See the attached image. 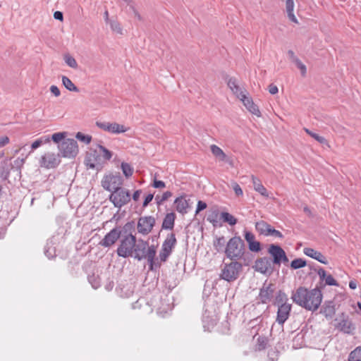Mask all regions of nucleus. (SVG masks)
Listing matches in <instances>:
<instances>
[{"mask_svg":"<svg viewBox=\"0 0 361 361\" xmlns=\"http://www.w3.org/2000/svg\"><path fill=\"white\" fill-rule=\"evenodd\" d=\"M291 299L298 305L308 311L314 312L322 303V293L318 287L308 290L300 286L296 290L293 291Z\"/></svg>","mask_w":361,"mask_h":361,"instance_id":"f257e3e1","label":"nucleus"},{"mask_svg":"<svg viewBox=\"0 0 361 361\" xmlns=\"http://www.w3.org/2000/svg\"><path fill=\"white\" fill-rule=\"evenodd\" d=\"M224 253L231 261L243 262L245 267H249L252 263L254 256L246 251L245 245L240 236L232 237L226 243Z\"/></svg>","mask_w":361,"mask_h":361,"instance_id":"f03ea898","label":"nucleus"},{"mask_svg":"<svg viewBox=\"0 0 361 361\" xmlns=\"http://www.w3.org/2000/svg\"><path fill=\"white\" fill-rule=\"evenodd\" d=\"M135 227L134 221L127 222L123 227L116 226L107 233L104 238L99 243L103 247H110L122 236L123 233H128Z\"/></svg>","mask_w":361,"mask_h":361,"instance_id":"7ed1b4c3","label":"nucleus"},{"mask_svg":"<svg viewBox=\"0 0 361 361\" xmlns=\"http://www.w3.org/2000/svg\"><path fill=\"white\" fill-rule=\"evenodd\" d=\"M135 243L136 237L132 234V231L128 233H123L122 238L116 250L117 255L123 258L133 257Z\"/></svg>","mask_w":361,"mask_h":361,"instance_id":"20e7f679","label":"nucleus"},{"mask_svg":"<svg viewBox=\"0 0 361 361\" xmlns=\"http://www.w3.org/2000/svg\"><path fill=\"white\" fill-rule=\"evenodd\" d=\"M243 262L238 261H231L230 263H226L221 269V279L228 282L235 281L243 271Z\"/></svg>","mask_w":361,"mask_h":361,"instance_id":"39448f33","label":"nucleus"},{"mask_svg":"<svg viewBox=\"0 0 361 361\" xmlns=\"http://www.w3.org/2000/svg\"><path fill=\"white\" fill-rule=\"evenodd\" d=\"M131 199L130 191L124 188H119L111 192L109 200L115 207L121 209L127 204Z\"/></svg>","mask_w":361,"mask_h":361,"instance_id":"423d86ee","label":"nucleus"},{"mask_svg":"<svg viewBox=\"0 0 361 361\" xmlns=\"http://www.w3.org/2000/svg\"><path fill=\"white\" fill-rule=\"evenodd\" d=\"M101 184L104 190L113 192L123 185V180L119 173H110L104 176Z\"/></svg>","mask_w":361,"mask_h":361,"instance_id":"0eeeda50","label":"nucleus"},{"mask_svg":"<svg viewBox=\"0 0 361 361\" xmlns=\"http://www.w3.org/2000/svg\"><path fill=\"white\" fill-rule=\"evenodd\" d=\"M84 162L88 169H96L97 171L101 170L104 165V158H102V154L97 149H90L87 152Z\"/></svg>","mask_w":361,"mask_h":361,"instance_id":"6e6552de","label":"nucleus"},{"mask_svg":"<svg viewBox=\"0 0 361 361\" xmlns=\"http://www.w3.org/2000/svg\"><path fill=\"white\" fill-rule=\"evenodd\" d=\"M59 154L66 158H74L78 153V146L77 141L73 139L63 140L59 144Z\"/></svg>","mask_w":361,"mask_h":361,"instance_id":"1a4fd4ad","label":"nucleus"},{"mask_svg":"<svg viewBox=\"0 0 361 361\" xmlns=\"http://www.w3.org/2000/svg\"><path fill=\"white\" fill-rule=\"evenodd\" d=\"M176 238L175 234L171 233L168 234L166 238L164 241L161 250L159 252V259L161 262H166L167 258L171 254L173 249L176 245Z\"/></svg>","mask_w":361,"mask_h":361,"instance_id":"9d476101","label":"nucleus"},{"mask_svg":"<svg viewBox=\"0 0 361 361\" xmlns=\"http://www.w3.org/2000/svg\"><path fill=\"white\" fill-rule=\"evenodd\" d=\"M155 223V218L152 216H145L140 217L137 224V232L143 235H148L152 232Z\"/></svg>","mask_w":361,"mask_h":361,"instance_id":"9b49d317","label":"nucleus"},{"mask_svg":"<svg viewBox=\"0 0 361 361\" xmlns=\"http://www.w3.org/2000/svg\"><path fill=\"white\" fill-rule=\"evenodd\" d=\"M273 263L269 257H264L258 258L252 268L257 272L263 274L271 275L274 271Z\"/></svg>","mask_w":361,"mask_h":361,"instance_id":"f8f14e48","label":"nucleus"},{"mask_svg":"<svg viewBox=\"0 0 361 361\" xmlns=\"http://www.w3.org/2000/svg\"><path fill=\"white\" fill-rule=\"evenodd\" d=\"M268 252L273 257V264L280 265L282 262H288L285 251L278 245L271 244L268 248Z\"/></svg>","mask_w":361,"mask_h":361,"instance_id":"ddd939ff","label":"nucleus"},{"mask_svg":"<svg viewBox=\"0 0 361 361\" xmlns=\"http://www.w3.org/2000/svg\"><path fill=\"white\" fill-rule=\"evenodd\" d=\"M61 162L60 154L52 152L44 154L40 160V165L46 169H53L59 166Z\"/></svg>","mask_w":361,"mask_h":361,"instance_id":"4468645a","label":"nucleus"},{"mask_svg":"<svg viewBox=\"0 0 361 361\" xmlns=\"http://www.w3.org/2000/svg\"><path fill=\"white\" fill-rule=\"evenodd\" d=\"M96 125L100 129L113 133V134H119L122 133H125L128 130V128L125 127L123 125L118 124L116 122L109 123V122H99L96 123Z\"/></svg>","mask_w":361,"mask_h":361,"instance_id":"2eb2a0df","label":"nucleus"},{"mask_svg":"<svg viewBox=\"0 0 361 361\" xmlns=\"http://www.w3.org/2000/svg\"><path fill=\"white\" fill-rule=\"evenodd\" d=\"M274 285L272 283L267 284L266 281L259 289L258 298L260 302L262 304H267L271 302L274 296Z\"/></svg>","mask_w":361,"mask_h":361,"instance_id":"dca6fc26","label":"nucleus"},{"mask_svg":"<svg viewBox=\"0 0 361 361\" xmlns=\"http://www.w3.org/2000/svg\"><path fill=\"white\" fill-rule=\"evenodd\" d=\"M148 242L142 239L136 240L135 248H133L134 257L138 261L147 258V255L149 252Z\"/></svg>","mask_w":361,"mask_h":361,"instance_id":"f3484780","label":"nucleus"},{"mask_svg":"<svg viewBox=\"0 0 361 361\" xmlns=\"http://www.w3.org/2000/svg\"><path fill=\"white\" fill-rule=\"evenodd\" d=\"M317 274L319 277V282L318 287L320 290L326 286H338V283L334 279L331 274H326V271L322 267L317 269Z\"/></svg>","mask_w":361,"mask_h":361,"instance_id":"a211bd4d","label":"nucleus"},{"mask_svg":"<svg viewBox=\"0 0 361 361\" xmlns=\"http://www.w3.org/2000/svg\"><path fill=\"white\" fill-rule=\"evenodd\" d=\"M291 305L289 303H283L278 306L276 315V322L280 325H283L290 316L291 311Z\"/></svg>","mask_w":361,"mask_h":361,"instance_id":"6ab92c4d","label":"nucleus"},{"mask_svg":"<svg viewBox=\"0 0 361 361\" xmlns=\"http://www.w3.org/2000/svg\"><path fill=\"white\" fill-rule=\"evenodd\" d=\"M59 245V238L57 236H52L47 240L44 247V255L49 259H53L56 256V250Z\"/></svg>","mask_w":361,"mask_h":361,"instance_id":"aec40b11","label":"nucleus"},{"mask_svg":"<svg viewBox=\"0 0 361 361\" xmlns=\"http://www.w3.org/2000/svg\"><path fill=\"white\" fill-rule=\"evenodd\" d=\"M156 253V247L154 245H151L149 247V252L146 258L148 262L149 271H157L161 267V263L159 262L158 259H155Z\"/></svg>","mask_w":361,"mask_h":361,"instance_id":"412c9836","label":"nucleus"},{"mask_svg":"<svg viewBox=\"0 0 361 361\" xmlns=\"http://www.w3.org/2000/svg\"><path fill=\"white\" fill-rule=\"evenodd\" d=\"M227 85L239 99L244 98V96L247 94L246 90L243 89L238 85V81L235 78H230L227 82Z\"/></svg>","mask_w":361,"mask_h":361,"instance_id":"4be33fe9","label":"nucleus"},{"mask_svg":"<svg viewBox=\"0 0 361 361\" xmlns=\"http://www.w3.org/2000/svg\"><path fill=\"white\" fill-rule=\"evenodd\" d=\"M303 252L307 256H308L312 259H314L324 264H328L326 257L322 252L317 251V250H314L313 248L305 247L303 250Z\"/></svg>","mask_w":361,"mask_h":361,"instance_id":"5701e85b","label":"nucleus"},{"mask_svg":"<svg viewBox=\"0 0 361 361\" xmlns=\"http://www.w3.org/2000/svg\"><path fill=\"white\" fill-rule=\"evenodd\" d=\"M240 101H242V102L243 103L244 106L246 107V109L250 112L252 113V114L257 116V117H260L261 116V112L257 106V105H256L252 98L250 97H248L246 95L244 96V98H242L240 99Z\"/></svg>","mask_w":361,"mask_h":361,"instance_id":"b1692460","label":"nucleus"},{"mask_svg":"<svg viewBox=\"0 0 361 361\" xmlns=\"http://www.w3.org/2000/svg\"><path fill=\"white\" fill-rule=\"evenodd\" d=\"M320 313L323 314L326 319H331L336 313L334 302L326 301L321 309Z\"/></svg>","mask_w":361,"mask_h":361,"instance_id":"393cba45","label":"nucleus"},{"mask_svg":"<svg viewBox=\"0 0 361 361\" xmlns=\"http://www.w3.org/2000/svg\"><path fill=\"white\" fill-rule=\"evenodd\" d=\"M336 328L345 334H351L354 329L353 323L348 318H343L336 325Z\"/></svg>","mask_w":361,"mask_h":361,"instance_id":"a878e982","label":"nucleus"},{"mask_svg":"<svg viewBox=\"0 0 361 361\" xmlns=\"http://www.w3.org/2000/svg\"><path fill=\"white\" fill-rule=\"evenodd\" d=\"M174 204L176 205V209L178 212L182 214H185L188 212L189 204L183 196L176 198L174 200Z\"/></svg>","mask_w":361,"mask_h":361,"instance_id":"bb28decb","label":"nucleus"},{"mask_svg":"<svg viewBox=\"0 0 361 361\" xmlns=\"http://www.w3.org/2000/svg\"><path fill=\"white\" fill-rule=\"evenodd\" d=\"M210 149L213 155L219 161L230 163L229 158L219 147L216 145H212Z\"/></svg>","mask_w":361,"mask_h":361,"instance_id":"cd10ccee","label":"nucleus"},{"mask_svg":"<svg viewBox=\"0 0 361 361\" xmlns=\"http://www.w3.org/2000/svg\"><path fill=\"white\" fill-rule=\"evenodd\" d=\"M176 214L173 212L167 213L163 220L161 228L172 230L174 227Z\"/></svg>","mask_w":361,"mask_h":361,"instance_id":"c85d7f7f","label":"nucleus"},{"mask_svg":"<svg viewBox=\"0 0 361 361\" xmlns=\"http://www.w3.org/2000/svg\"><path fill=\"white\" fill-rule=\"evenodd\" d=\"M252 182L253 184V188L255 191L259 192L261 195L269 197V192L265 187L262 184L259 179L256 178L254 176H252Z\"/></svg>","mask_w":361,"mask_h":361,"instance_id":"c756f323","label":"nucleus"},{"mask_svg":"<svg viewBox=\"0 0 361 361\" xmlns=\"http://www.w3.org/2000/svg\"><path fill=\"white\" fill-rule=\"evenodd\" d=\"M11 169H13L11 164L7 159L4 160L0 166V178L3 180H7Z\"/></svg>","mask_w":361,"mask_h":361,"instance_id":"7c9ffc66","label":"nucleus"},{"mask_svg":"<svg viewBox=\"0 0 361 361\" xmlns=\"http://www.w3.org/2000/svg\"><path fill=\"white\" fill-rule=\"evenodd\" d=\"M294 9V1L293 0H286V10L288 15V17L290 21L294 23L298 24V21L293 13Z\"/></svg>","mask_w":361,"mask_h":361,"instance_id":"2f4dec72","label":"nucleus"},{"mask_svg":"<svg viewBox=\"0 0 361 361\" xmlns=\"http://www.w3.org/2000/svg\"><path fill=\"white\" fill-rule=\"evenodd\" d=\"M220 217L219 211L217 207L212 208L208 213L207 220L212 223L214 226H216L218 223V219Z\"/></svg>","mask_w":361,"mask_h":361,"instance_id":"473e14b6","label":"nucleus"},{"mask_svg":"<svg viewBox=\"0 0 361 361\" xmlns=\"http://www.w3.org/2000/svg\"><path fill=\"white\" fill-rule=\"evenodd\" d=\"M271 226L264 221H260L255 224L256 230L262 235L268 236L269 230Z\"/></svg>","mask_w":361,"mask_h":361,"instance_id":"72a5a7b5","label":"nucleus"},{"mask_svg":"<svg viewBox=\"0 0 361 361\" xmlns=\"http://www.w3.org/2000/svg\"><path fill=\"white\" fill-rule=\"evenodd\" d=\"M226 239L224 236L216 237L213 242L214 249L217 252L224 251Z\"/></svg>","mask_w":361,"mask_h":361,"instance_id":"f704fd0d","label":"nucleus"},{"mask_svg":"<svg viewBox=\"0 0 361 361\" xmlns=\"http://www.w3.org/2000/svg\"><path fill=\"white\" fill-rule=\"evenodd\" d=\"M220 219H221L223 222L228 223L231 226H234L237 224V219L228 212H221L220 214Z\"/></svg>","mask_w":361,"mask_h":361,"instance_id":"c9c22d12","label":"nucleus"},{"mask_svg":"<svg viewBox=\"0 0 361 361\" xmlns=\"http://www.w3.org/2000/svg\"><path fill=\"white\" fill-rule=\"evenodd\" d=\"M304 130L320 144L323 145H326L328 147H330L329 142L325 137L320 136L319 135L315 133L312 132L308 128H304Z\"/></svg>","mask_w":361,"mask_h":361,"instance_id":"e433bc0d","label":"nucleus"},{"mask_svg":"<svg viewBox=\"0 0 361 361\" xmlns=\"http://www.w3.org/2000/svg\"><path fill=\"white\" fill-rule=\"evenodd\" d=\"M62 84L69 91L78 92L79 89L73 83V82L65 75L62 76Z\"/></svg>","mask_w":361,"mask_h":361,"instance_id":"4c0bfd02","label":"nucleus"},{"mask_svg":"<svg viewBox=\"0 0 361 361\" xmlns=\"http://www.w3.org/2000/svg\"><path fill=\"white\" fill-rule=\"evenodd\" d=\"M97 148L102 154V158H104V163L105 164L106 161L110 160L112 158L113 153L106 149L105 147L98 145Z\"/></svg>","mask_w":361,"mask_h":361,"instance_id":"58836bf2","label":"nucleus"},{"mask_svg":"<svg viewBox=\"0 0 361 361\" xmlns=\"http://www.w3.org/2000/svg\"><path fill=\"white\" fill-rule=\"evenodd\" d=\"M348 361H361V346L357 347L350 352L348 356Z\"/></svg>","mask_w":361,"mask_h":361,"instance_id":"ea45409f","label":"nucleus"},{"mask_svg":"<svg viewBox=\"0 0 361 361\" xmlns=\"http://www.w3.org/2000/svg\"><path fill=\"white\" fill-rule=\"evenodd\" d=\"M121 168L126 178H130L133 175V168L128 163L122 162Z\"/></svg>","mask_w":361,"mask_h":361,"instance_id":"a19ab883","label":"nucleus"},{"mask_svg":"<svg viewBox=\"0 0 361 361\" xmlns=\"http://www.w3.org/2000/svg\"><path fill=\"white\" fill-rule=\"evenodd\" d=\"M49 141L50 137L49 136H42L32 142L31 148L32 150H34L40 147L41 145H42L43 144L49 142Z\"/></svg>","mask_w":361,"mask_h":361,"instance_id":"79ce46f5","label":"nucleus"},{"mask_svg":"<svg viewBox=\"0 0 361 361\" xmlns=\"http://www.w3.org/2000/svg\"><path fill=\"white\" fill-rule=\"evenodd\" d=\"M111 30L117 34H123V28L118 20H112L109 23Z\"/></svg>","mask_w":361,"mask_h":361,"instance_id":"37998d69","label":"nucleus"},{"mask_svg":"<svg viewBox=\"0 0 361 361\" xmlns=\"http://www.w3.org/2000/svg\"><path fill=\"white\" fill-rule=\"evenodd\" d=\"M307 265L306 261L302 258H297L290 263V267L293 269H298L305 267Z\"/></svg>","mask_w":361,"mask_h":361,"instance_id":"c03bdc74","label":"nucleus"},{"mask_svg":"<svg viewBox=\"0 0 361 361\" xmlns=\"http://www.w3.org/2000/svg\"><path fill=\"white\" fill-rule=\"evenodd\" d=\"M76 139L79 141L84 142L85 144H90L92 141V136L90 135H85L81 132L77 133L75 135Z\"/></svg>","mask_w":361,"mask_h":361,"instance_id":"a18cd8bd","label":"nucleus"},{"mask_svg":"<svg viewBox=\"0 0 361 361\" xmlns=\"http://www.w3.org/2000/svg\"><path fill=\"white\" fill-rule=\"evenodd\" d=\"M288 298L285 293L281 290H279L276 297L275 303L278 305V306L283 303H287Z\"/></svg>","mask_w":361,"mask_h":361,"instance_id":"49530a36","label":"nucleus"},{"mask_svg":"<svg viewBox=\"0 0 361 361\" xmlns=\"http://www.w3.org/2000/svg\"><path fill=\"white\" fill-rule=\"evenodd\" d=\"M171 196L172 192L170 191H166L163 193L161 197L157 195L155 197V200L158 205H161L164 201L167 200Z\"/></svg>","mask_w":361,"mask_h":361,"instance_id":"de8ad7c7","label":"nucleus"},{"mask_svg":"<svg viewBox=\"0 0 361 361\" xmlns=\"http://www.w3.org/2000/svg\"><path fill=\"white\" fill-rule=\"evenodd\" d=\"M64 60L66 63L71 68H76L78 67V63L76 60L69 54H66L64 56Z\"/></svg>","mask_w":361,"mask_h":361,"instance_id":"09e8293b","label":"nucleus"},{"mask_svg":"<svg viewBox=\"0 0 361 361\" xmlns=\"http://www.w3.org/2000/svg\"><path fill=\"white\" fill-rule=\"evenodd\" d=\"M66 132H60V133H56L52 135L51 140L55 143H59L60 142H62L63 140H66L65 137L66 136Z\"/></svg>","mask_w":361,"mask_h":361,"instance_id":"8fccbe9b","label":"nucleus"},{"mask_svg":"<svg viewBox=\"0 0 361 361\" xmlns=\"http://www.w3.org/2000/svg\"><path fill=\"white\" fill-rule=\"evenodd\" d=\"M267 343H268V341L265 337L259 336L257 338V349L258 350H264L267 347Z\"/></svg>","mask_w":361,"mask_h":361,"instance_id":"3c124183","label":"nucleus"},{"mask_svg":"<svg viewBox=\"0 0 361 361\" xmlns=\"http://www.w3.org/2000/svg\"><path fill=\"white\" fill-rule=\"evenodd\" d=\"M88 281L94 289H97L100 286L99 279L94 274L88 276Z\"/></svg>","mask_w":361,"mask_h":361,"instance_id":"603ef678","label":"nucleus"},{"mask_svg":"<svg viewBox=\"0 0 361 361\" xmlns=\"http://www.w3.org/2000/svg\"><path fill=\"white\" fill-rule=\"evenodd\" d=\"M248 248L251 252H258L261 250V244L259 241L254 240L248 244Z\"/></svg>","mask_w":361,"mask_h":361,"instance_id":"864d4df0","label":"nucleus"},{"mask_svg":"<svg viewBox=\"0 0 361 361\" xmlns=\"http://www.w3.org/2000/svg\"><path fill=\"white\" fill-rule=\"evenodd\" d=\"M268 361H277L279 358V351L276 349H270L268 351Z\"/></svg>","mask_w":361,"mask_h":361,"instance_id":"5fc2aeb1","label":"nucleus"},{"mask_svg":"<svg viewBox=\"0 0 361 361\" xmlns=\"http://www.w3.org/2000/svg\"><path fill=\"white\" fill-rule=\"evenodd\" d=\"M128 6H129V9L132 11L135 18H136L139 21H142L143 18L141 16V15L140 14L138 11L136 9L135 6L131 4H128Z\"/></svg>","mask_w":361,"mask_h":361,"instance_id":"6e6d98bb","label":"nucleus"},{"mask_svg":"<svg viewBox=\"0 0 361 361\" xmlns=\"http://www.w3.org/2000/svg\"><path fill=\"white\" fill-rule=\"evenodd\" d=\"M244 237L247 244H250V242L255 240V235L252 232L246 230L244 231Z\"/></svg>","mask_w":361,"mask_h":361,"instance_id":"4d7b16f0","label":"nucleus"},{"mask_svg":"<svg viewBox=\"0 0 361 361\" xmlns=\"http://www.w3.org/2000/svg\"><path fill=\"white\" fill-rule=\"evenodd\" d=\"M294 63H295L297 67L300 69L301 75L302 76H305L306 75V73H307V68H306L305 65L303 64L300 59L297 60Z\"/></svg>","mask_w":361,"mask_h":361,"instance_id":"13d9d810","label":"nucleus"},{"mask_svg":"<svg viewBox=\"0 0 361 361\" xmlns=\"http://www.w3.org/2000/svg\"><path fill=\"white\" fill-rule=\"evenodd\" d=\"M269 235H272V236L279 238H283V235L281 233V232H280L278 230H276L275 228H272L271 226L270 227V228L269 230L268 236Z\"/></svg>","mask_w":361,"mask_h":361,"instance_id":"bf43d9fd","label":"nucleus"},{"mask_svg":"<svg viewBox=\"0 0 361 361\" xmlns=\"http://www.w3.org/2000/svg\"><path fill=\"white\" fill-rule=\"evenodd\" d=\"M233 189L237 196H242L243 194V190L237 183H233Z\"/></svg>","mask_w":361,"mask_h":361,"instance_id":"052dcab7","label":"nucleus"},{"mask_svg":"<svg viewBox=\"0 0 361 361\" xmlns=\"http://www.w3.org/2000/svg\"><path fill=\"white\" fill-rule=\"evenodd\" d=\"M206 208H207V204L203 201L199 200L197 202L195 214H198L200 212L204 210Z\"/></svg>","mask_w":361,"mask_h":361,"instance_id":"680f3d73","label":"nucleus"},{"mask_svg":"<svg viewBox=\"0 0 361 361\" xmlns=\"http://www.w3.org/2000/svg\"><path fill=\"white\" fill-rule=\"evenodd\" d=\"M24 164V159L18 158L14 161V166L13 168H16L17 170H20V168Z\"/></svg>","mask_w":361,"mask_h":361,"instance_id":"e2e57ef3","label":"nucleus"},{"mask_svg":"<svg viewBox=\"0 0 361 361\" xmlns=\"http://www.w3.org/2000/svg\"><path fill=\"white\" fill-rule=\"evenodd\" d=\"M50 91L55 97H59L61 94L60 90L56 85H51L50 87Z\"/></svg>","mask_w":361,"mask_h":361,"instance_id":"0e129e2a","label":"nucleus"},{"mask_svg":"<svg viewBox=\"0 0 361 361\" xmlns=\"http://www.w3.org/2000/svg\"><path fill=\"white\" fill-rule=\"evenodd\" d=\"M9 137L8 136L0 137V148L6 146L9 143Z\"/></svg>","mask_w":361,"mask_h":361,"instance_id":"69168bd1","label":"nucleus"},{"mask_svg":"<svg viewBox=\"0 0 361 361\" xmlns=\"http://www.w3.org/2000/svg\"><path fill=\"white\" fill-rule=\"evenodd\" d=\"M153 186L155 188H164L165 187V183L162 180H154L153 183Z\"/></svg>","mask_w":361,"mask_h":361,"instance_id":"338daca9","label":"nucleus"},{"mask_svg":"<svg viewBox=\"0 0 361 361\" xmlns=\"http://www.w3.org/2000/svg\"><path fill=\"white\" fill-rule=\"evenodd\" d=\"M269 92L271 94H276L279 92L277 86L274 84H271L268 87Z\"/></svg>","mask_w":361,"mask_h":361,"instance_id":"774afa93","label":"nucleus"}]
</instances>
